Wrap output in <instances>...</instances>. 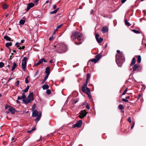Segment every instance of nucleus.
<instances>
[{
  "instance_id": "1",
  "label": "nucleus",
  "mask_w": 146,
  "mask_h": 146,
  "mask_svg": "<svg viewBox=\"0 0 146 146\" xmlns=\"http://www.w3.org/2000/svg\"><path fill=\"white\" fill-rule=\"evenodd\" d=\"M71 37L72 39L73 40H77V41L78 42H77L76 41L75 43L76 45H79L80 44L82 43V40L83 38L82 37V35L81 33H80L74 31L73 32L71 35Z\"/></svg>"
},
{
  "instance_id": "2",
  "label": "nucleus",
  "mask_w": 146,
  "mask_h": 146,
  "mask_svg": "<svg viewBox=\"0 0 146 146\" xmlns=\"http://www.w3.org/2000/svg\"><path fill=\"white\" fill-rule=\"evenodd\" d=\"M115 57L116 62L119 66L123 63L125 61V59L122 52L119 54H116Z\"/></svg>"
},
{
  "instance_id": "3",
  "label": "nucleus",
  "mask_w": 146,
  "mask_h": 146,
  "mask_svg": "<svg viewBox=\"0 0 146 146\" xmlns=\"http://www.w3.org/2000/svg\"><path fill=\"white\" fill-rule=\"evenodd\" d=\"M57 47L58 51L61 53L65 52L67 48L66 45L63 44H60L58 45Z\"/></svg>"
},
{
  "instance_id": "4",
  "label": "nucleus",
  "mask_w": 146,
  "mask_h": 146,
  "mask_svg": "<svg viewBox=\"0 0 146 146\" xmlns=\"http://www.w3.org/2000/svg\"><path fill=\"white\" fill-rule=\"evenodd\" d=\"M29 58L27 57H25L23 58L22 62V69L24 71H25L27 66V61Z\"/></svg>"
},
{
  "instance_id": "5",
  "label": "nucleus",
  "mask_w": 146,
  "mask_h": 146,
  "mask_svg": "<svg viewBox=\"0 0 146 146\" xmlns=\"http://www.w3.org/2000/svg\"><path fill=\"white\" fill-rule=\"evenodd\" d=\"M87 113L88 112H86L85 110H82L80 112V115H79V116L81 119H83L86 115Z\"/></svg>"
},
{
  "instance_id": "6",
  "label": "nucleus",
  "mask_w": 146,
  "mask_h": 146,
  "mask_svg": "<svg viewBox=\"0 0 146 146\" xmlns=\"http://www.w3.org/2000/svg\"><path fill=\"white\" fill-rule=\"evenodd\" d=\"M82 123V120H80L76 124L73 125L72 128H75L76 127L78 128L80 127H81Z\"/></svg>"
},
{
  "instance_id": "7",
  "label": "nucleus",
  "mask_w": 146,
  "mask_h": 146,
  "mask_svg": "<svg viewBox=\"0 0 146 146\" xmlns=\"http://www.w3.org/2000/svg\"><path fill=\"white\" fill-rule=\"evenodd\" d=\"M16 111L15 108L12 107V106L10 107V108L8 110V111H6L7 113H9L10 112H11V113L12 114H14L15 113V112Z\"/></svg>"
},
{
  "instance_id": "8",
  "label": "nucleus",
  "mask_w": 146,
  "mask_h": 146,
  "mask_svg": "<svg viewBox=\"0 0 146 146\" xmlns=\"http://www.w3.org/2000/svg\"><path fill=\"white\" fill-rule=\"evenodd\" d=\"M89 82V80H86V82L83 86L82 87V90L83 92H85L86 90V88L88 82Z\"/></svg>"
},
{
  "instance_id": "9",
  "label": "nucleus",
  "mask_w": 146,
  "mask_h": 146,
  "mask_svg": "<svg viewBox=\"0 0 146 146\" xmlns=\"http://www.w3.org/2000/svg\"><path fill=\"white\" fill-rule=\"evenodd\" d=\"M34 6V4L32 3H28L27 5V8L26 9V12L28 11L30 9L33 7Z\"/></svg>"
},
{
  "instance_id": "10",
  "label": "nucleus",
  "mask_w": 146,
  "mask_h": 146,
  "mask_svg": "<svg viewBox=\"0 0 146 146\" xmlns=\"http://www.w3.org/2000/svg\"><path fill=\"white\" fill-rule=\"evenodd\" d=\"M27 98L30 99L31 101H33L34 100L33 93V92H30Z\"/></svg>"
},
{
  "instance_id": "11",
  "label": "nucleus",
  "mask_w": 146,
  "mask_h": 146,
  "mask_svg": "<svg viewBox=\"0 0 146 146\" xmlns=\"http://www.w3.org/2000/svg\"><path fill=\"white\" fill-rule=\"evenodd\" d=\"M86 93L88 95V96L90 99L92 98V96L90 95V89L88 88H86V90L85 92H83Z\"/></svg>"
},
{
  "instance_id": "12",
  "label": "nucleus",
  "mask_w": 146,
  "mask_h": 146,
  "mask_svg": "<svg viewBox=\"0 0 146 146\" xmlns=\"http://www.w3.org/2000/svg\"><path fill=\"white\" fill-rule=\"evenodd\" d=\"M22 101L24 103L26 104H27L31 101L30 99H28L27 98L23 99Z\"/></svg>"
},
{
  "instance_id": "13",
  "label": "nucleus",
  "mask_w": 146,
  "mask_h": 146,
  "mask_svg": "<svg viewBox=\"0 0 146 146\" xmlns=\"http://www.w3.org/2000/svg\"><path fill=\"white\" fill-rule=\"evenodd\" d=\"M108 31V28L106 26L103 27L102 29V31L103 33H105Z\"/></svg>"
},
{
  "instance_id": "14",
  "label": "nucleus",
  "mask_w": 146,
  "mask_h": 146,
  "mask_svg": "<svg viewBox=\"0 0 146 146\" xmlns=\"http://www.w3.org/2000/svg\"><path fill=\"white\" fill-rule=\"evenodd\" d=\"M39 114L37 116L35 120V121L36 122H37L40 119L41 117V113L40 112H38Z\"/></svg>"
},
{
  "instance_id": "15",
  "label": "nucleus",
  "mask_w": 146,
  "mask_h": 146,
  "mask_svg": "<svg viewBox=\"0 0 146 146\" xmlns=\"http://www.w3.org/2000/svg\"><path fill=\"white\" fill-rule=\"evenodd\" d=\"M45 72L46 74L47 75L49 76L50 73V67L49 66L47 67L45 69Z\"/></svg>"
},
{
  "instance_id": "16",
  "label": "nucleus",
  "mask_w": 146,
  "mask_h": 146,
  "mask_svg": "<svg viewBox=\"0 0 146 146\" xmlns=\"http://www.w3.org/2000/svg\"><path fill=\"white\" fill-rule=\"evenodd\" d=\"M139 65L135 64L133 67V71H135L137 70L138 71H139Z\"/></svg>"
},
{
  "instance_id": "17",
  "label": "nucleus",
  "mask_w": 146,
  "mask_h": 146,
  "mask_svg": "<svg viewBox=\"0 0 146 146\" xmlns=\"http://www.w3.org/2000/svg\"><path fill=\"white\" fill-rule=\"evenodd\" d=\"M38 112L37 110H35L32 113V116L33 117H35L38 115Z\"/></svg>"
},
{
  "instance_id": "18",
  "label": "nucleus",
  "mask_w": 146,
  "mask_h": 146,
  "mask_svg": "<svg viewBox=\"0 0 146 146\" xmlns=\"http://www.w3.org/2000/svg\"><path fill=\"white\" fill-rule=\"evenodd\" d=\"M102 55L101 53H100L95 56V58L98 61L102 57Z\"/></svg>"
},
{
  "instance_id": "19",
  "label": "nucleus",
  "mask_w": 146,
  "mask_h": 146,
  "mask_svg": "<svg viewBox=\"0 0 146 146\" xmlns=\"http://www.w3.org/2000/svg\"><path fill=\"white\" fill-rule=\"evenodd\" d=\"M4 38L8 41H13V40H11V38L8 36L6 35L4 36Z\"/></svg>"
},
{
  "instance_id": "20",
  "label": "nucleus",
  "mask_w": 146,
  "mask_h": 146,
  "mask_svg": "<svg viewBox=\"0 0 146 146\" xmlns=\"http://www.w3.org/2000/svg\"><path fill=\"white\" fill-rule=\"evenodd\" d=\"M8 7L6 3H4L2 5V7L3 9H7Z\"/></svg>"
},
{
  "instance_id": "21",
  "label": "nucleus",
  "mask_w": 146,
  "mask_h": 146,
  "mask_svg": "<svg viewBox=\"0 0 146 146\" xmlns=\"http://www.w3.org/2000/svg\"><path fill=\"white\" fill-rule=\"evenodd\" d=\"M49 88V86L48 85L44 84L42 86V88L44 90H47Z\"/></svg>"
},
{
  "instance_id": "22",
  "label": "nucleus",
  "mask_w": 146,
  "mask_h": 146,
  "mask_svg": "<svg viewBox=\"0 0 146 146\" xmlns=\"http://www.w3.org/2000/svg\"><path fill=\"white\" fill-rule=\"evenodd\" d=\"M137 58V62L138 63H140L141 61V57L140 55L137 56H135Z\"/></svg>"
},
{
  "instance_id": "23",
  "label": "nucleus",
  "mask_w": 146,
  "mask_h": 146,
  "mask_svg": "<svg viewBox=\"0 0 146 146\" xmlns=\"http://www.w3.org/2000/svg\"><path fill=\"white\" fill-rule=\"evenodd\" d=\"M12 43L11 42H7L5 44V46L8 48H9V46H12Z\"/></svg>"
},
{
  "instance_id": "24",
  "label": "nucleus",
  "mask_w": 146,
  "mask_h": 146,
  "mask_svg": "<svg viewBox=\"0 0 146 146\" xmlns=\"http://www.w3.org/2000/svg\"><path fill=\"white\" fill-rule=\"evenodd\" d=\"M30 86L29 85H27V87L25 89L23 90L22 92H27L28 91L29 89V88Z\"/></svg>"
},
{
  "instance_id": "25",
  "label": "nucleus",
  "mask_w": 146,
  "mask_h": 146,
  "mask_svg": "<svg viewBox=\"0 0 146 146\" xmlns=\"http://www.w3.org/2000/svg\"><path fill=\"white\" fill-rule=\"evenodd\" d=\"M136 62L135 59V57H134L133 58L131 63L130 64V66H132L133 64H134Z\"/></svg>"
},
{
  "instance_id": "26",
  "label": "nucleus",
  "mask_w": 146,
  "mask_h": 146,
  "mask_svg": "<svg viewBox=\"0 0 146 146\" xmlns=\"http://www.w3.org/2000/svg\"><path fill=\"white\" fill-rule=\"evenodd\" d=\"M17 66V64L15 62L13 64V66L12 67L11 71H13Z\"/></svg>"
},
{
  "instance_id": "27",
  "label": "nucleus",
  "mask_w": 146,
  "mask_h": 146,
  "mask_svg": "<svg viewBox=\"0 0 146 146\" xmlns=\"http://www.w3.org/2000/svg\"><path fill=\"white\" fill-rule=\"evenodd\" d=\"M42 58L40 59L36 64H35L36 66H37L40 64L42 63Z\"/></svg>"
},
{
  "instance_id": "28",
  "label": "nucleus",
  "mask_w": 146,
  "mask_h": 146,
  "mask_svg": "<svg viewBox=\"0 0 146 146\" xmlns=\"http://www.w3.org/2000/svg\"><path fill=\"white\" fill-rule=\"evenodd\" d=\"M48 76L46 75L44 78L42 82H41V84H43L44 82L48 78Z\"/></svg>"
},
{
  "instance_id": "29",
  "label": "nucleus",
  "mask_w": 146,
  "mask_h": 146,
  "mask_svg": "<svg viewBox=\"0 0 146 146\" xmlns=\"http://www.w3.org/2000/svg\"><path fill=\"white\" fill-rule=\"evenodd\" d=\"M125 24L126 25L129 26L131 25V24H130V23L129 22H127V19H125Z\"/></svg>"
},
{
  "instance_id": "30",
  "label": "nucleus",
  "mask_w": 146,
  "mask_h": 146,
  "mask_svg": "<svg viewBox=\"0 0 146 146\" xmlns=\"http://www.w3.org/2000/svg\"><path fill=\"white\" fill-rule=\"evenodd\" d=\"M103 40L102 38L100 37L99 39L98 38V40H97V41L98 43H101L103 41Z\"/></svg>"
},
{
  "instance_id": "31",
  "label": "nucleus",
  "mask_w": 146,
  "mask_h": 146,
  "mask_svg": "<svg viewBox=\"0 0 146 146\" xmlns=\"http://www.w3.org/2000/svg\"><path fill=\"white\" fill-rule=\"evenodd\" d=\"M59 9V8H58L57 9H56L54 10L53 11L51 12L50 13L51 14L56 13V12H57L58 11V9Z\"/></svg>"
},
{
  "instance_id": "32",
  "label": "nucleus",
  "mask_w": 146,
  "mask_h": 146,
  "mask_svg": "<svg viewBox=\"0 0 146 146\" xmlns=\"http://www.w3.org/2000/svg\"><path fill=\"white\" fill-rule=\"evenodd\" d=\"M25 20L23 19H21L19 21V23L21 25H23L25 23Z\"/></svg>"
},
{
  "instance_id": "33",
  "label": "nucleus",
  "mask_w": 146,
  "mask_h": 146,
  "mask_svg": "<svg viewBox=\"0 0 146 146\" xmlns=\"http://www.w3.org/2000/svg\"><path fill=\"white\" fill-rule=\"evenodd\" d=\"M90 74L89 73H88L86 75V79L87 80H89L90 78Z\"/></svg>"
},
{
  "instance_id": "34",
  "label": "nucleus",
  "mask_w": 146,
  "mask_h": 146,
  "mask_svg": "<svg viewBox=\"0 0 146 146\" xmlns=\"http://www.w3.org/2000/svg\"><path fill=\"white\" fill-rule=\"evenodd\" d=\"M118 108L119 109L121 110L123 109L124 107L123 105L121 104H120L119 105Z\"/></svg>"
},
{
  "instance_id": "35",
  "label": "nucleus",
  "mask_w": 146,
  "mask_h": 146,
  "mask_svg": "<svg viewBox=\"0 0 146 146\" xmlns=\"http://www.w3.org/2000/svg\"><path fill=\"white\" fill-rule=\"evenodd\" d=\"M90 61H91L92 62H94V63H96L97 61H98V60H97L96 59H95V58H93V59H92Z\"/></svg>"
},
{
  "instance_id": "36",
  "label": "nucleus",
  "mask_w": 146,
  "mask_h": 146,
  "mask_svg": "<svg viewBox=\"0 0 146 146\" xmlns=\"http://www.w3.org/2000/svg\"><path fill=\"white\" fill-rule=\"evenodd\" d=\"M132 31L135 33L138 34V33H140V32H139V31L136 30L135 29L132 30Z\"/></svg>"
},
{
  "instance_id": "37",
  "label": "nucleus",
  "mask_w": 146,
  "mask_h": 146,
  "mask_svg": "<svg viewBox=\"0 0 146 146\" xmlns=\"http://www.w3.org/2000/svg\"><path fill=\"white\" fill-rule=\"evenodd\" d=\"M36 130V128H32V129L29 131H27V132L29 133H30L31 132L35 131Z\"/></svg>"
},
{
  "instance_id": "38",
  "label": "nucleus",
  "mask_w": 146,
  "mask_h": 146,
  "mask_svg": "<svg viewBox=\"0 0 146 146\" xmlns=\"http://www.w3.org/2000/svg\"><path fill=\"white\" fill-rule=\"evenodd\" d=\"M4 64L3 62H0V68H1L4 66Z\"/></svg>"
},
{
  "instance_id": "39",
  "label": "nucleus",
  "mask_w": 146,
  "mask_h": 146,
  "mask_svg": "<svg viewBox=\"0 0 146 146\" xmlns=\"http://www.w3.org/2000/svg\"><path fill=\"white\" fill-rule=\"evenodd\" d=\"M46 93L47 94L49 95L51 94V92L50 90L47 89L46 91Z\"/></svg>"
},
{
  "instance_id": "40",
  "label": "nucleus",
  "mask_w": 146,
  "mask_h": 146,
  "mask_svg": "<svg viewBox=\"0 0 146 146\" xmlns=\"http://www.w3.org/2000/svg\"><path fill=\"white\" fill-rule=\"evenodd\" d=\"M99 35L97 34L95 35V38L96 39V40H98V39L99 38Z\"/></svg>"
},
{
  "instance_id": "41",
  "label": "nucleus",
  "mask_w": 146,
  "mask_h": 146,
  "mask_svg": "<svg viewBox=\"0 0 146 146\" xmlns=\"http://www.w3.org/2000/svg\"><path fill=\"white\" fill-rule=\"evenodd\" d=\"M127 88L123 92V93L122 94V95H123L125 94L126 93L127 91Z\"/></svg>"
},
{
  "instance_id": "42",
  "label": "nucleus",
  "mask_w": 146,
  "mask_h": 146,
  "mask_svg": "<svg viewBox=\"0 0 146 146\" xmlns=\"http://www.w3.org/2000/svg\"><path fill=\"white\" fill-rule=\"evenodd\" d=\"M24 99L23 97H22V96H18L17 97V99L18 100H21V99Z\"/></svg>"
},
{
  "instance_id": "43",
  "label": "nucleus",
  "mask_w": 146,
  "mask_h": 146,
  "mask_svg": "<svg viewBox=\"0 0 146 146\" xmlns=\"http://www.w3.org/2000/svg\"><path fill=\"white\" fill-rule=\"evenodd\" d=\"M11 106L8 105H6L5 107V109H7L8 108H10V107H11Z\"/></svg>"
},
{
  "instance_id": "44",
  "label": "nucleus",
  "mask_w": 146,
  "mask_h": 146,
  "mask_svg": "<svg viewBox=\"0 0 146 146\" xmlns=\"http://www.w3.org/2000/svg\"><path fill=\"white\" fill-rule=\"evenodd\" d=\"M122 100L123 101L126 102H128V100L125 99L124 98H123L122 99Z\"/></svg>"
},
{
  "instance_id": "45",
  "label": "nucleus",
  "mask_w": 146,
  "mask_h": 146,
  "mask_svg": "<svg viewBox=\"0 0 146 146\" xmlns=\"http://www.w3.org/2000/svg\"><path fill=\"white\" fill-rule=\"evenodd\" d=\"M19 84V81L17 80L15 86H18Z\"/></svg>"
},
{
  "instance_id": "46",
  "label": "nucleus",
  "mask_w": 146,
  "mask_h": 146,
  "mask_svg": "<svg viewBox=\"0 0 146 146\" xmlns=\"http://www.w3.org/2000/svg\"><path fill=\"white\" fill-rule=\"evenodd\" d=\"M63 25V24H62L61 25H58V26H57V29H59L60 28V27H62V26Z\"/></svg>"
},
{
  "instance_id": "47",
  "label": "nucleus",
  "mask_w": 146,
  "mask_h": 146,
  "mask_svg": "<svg viewBox=\"0 0 146 146\" xmlns=\"http://www.w3.org/2000/svg\"><path fill=\"white\" fill-rule=\"evenodd\" d=\"M22 97H23L24 99L26 98V96H25V94L24 93H22Z\"/></svg>"
},
{
  "instance_id": "48",
  "label": "nucleus",
  "mask_w": 146,
  "mask_h": 146,
  "mask_svg": "<svg viewBox=\"0 0 146 146\" xmlns=\"http://www.w3.org/2000/svg\"><path fill=\"white\" fill-rule=\"evenodd\" d=\"M29 81L27 78H26L25 79V82L27 84L29 82Z\"/></svg>"
},
{
  "instance_id": "49",
  "label": "nucleus",
  "mask_w": 146,
  "mask_h": 146,
  "mask_svg": "<svg viewBox=\"0 0 146 146\" xmlns=\"http://www.w3.org/2000/svg\"><path fill=\"white\" fill-rule=\"evenodd\" d=\"M127 120L130 123H131V117H129L128 118Z\"/></svg>"
},
{
  "instance_id": "50",
  "label": "nucleus",
  "mask_w": 146,
  "mask_h": 146,
  "mask_svg": "<svg viewBox=\"0 0 146 146\" xmlns=\"http://www.w3.org/2000/svg\"><path fill=\"white\" fill-rule=\"evenodd\" d=\"M86 108L88 109V110L90 109V107L88 104H87L86 105Z\"/></svg>"
},
{
  "instance_id": "51",
  "label": "nucleus",
  "mask_w": 146,
  "mask_h": 146,
  "mask_svg": "<svg viewBox=\"0 0 146 146\" xmlns=\"http://www.w3.org/2000/svg\"><path fill=\"white\" fill-rule=\"evenodd\" d=\"M135 122L132 121V124L131 125V128H133L134 126Z\"/></svg>"
},
{
  "instance_id": "52",
  "label": "nucleus",
  "mask_w": 146,
  "mask_h": 146,
  "mask_svg": "<svg viewBox=\"0 0 146 146\" xmlns=\"http://www.w3.org/2000/svg\"><path fill=\"white\" fill-rule=\"evenodd\" d=\"M116 52H117V54H120V53H122V52H121L119 50H117L116 51Z\"/></svg>"
},
{
  "instance_id": "53",
  "label": "nucleus",
  "mask_w": 146,
  "mask_h": 146,
  "mask_svg": "<svg viewBox=\"0 0 146 146\" xmlns=\"http://www.w3.org/2000/svg\"><path fill=\"white\" fill-rule=\"evenodd\" d=\"M42 62L43 61L44 62H47V61L44 58H42Z\"/></svg>"
},
{
  "instance_id": "54",
  "label": "nucleus",
  "mask_w": 146,
  "mask_h": 146,
  "mask_svg": "<svg viewBox=\"0 0 146 146\" xmlns=\"http://www.w3.org/2000/svg\"><path fill=\"white\" fill-rule=\"evenodd\" d=\"M53 36H51L49 38V40H52L53 39Z\"/></svg>"
},
{
  "instance_id": "55",
  "label": "nucleus",
  "mask_w": 146,
  "mask_h": 146,
  "mask_svg": "<svg viewBox=\"0 0 146 146\" xmlns=\"http://www.w3.org/2000/svg\"><path fill=\"white\" fill-rule=\"evenodd\" d=\"M127 0H121V2L123 3H124Z\"/></svg>"
},
{
  "instance_id": "56",
  "label": "nucleus",
  "mask_w": 146,
  "mask_h": 146,
  "mask_svg": "<svg viewBox=\"0 0 146 146\" xmlns=\"http://www.w3.org/2000/svg\"><path fill=\"white\" fill-rule=\"evenodd\" d=\"M56 5H54L53 6V9H56Z\"/></svg>"
},
{
  "instance_id": "57",
  "label": "nucleus",
  "mask_w": 146,
  "mask_h": 146,
  "mask_svg": "<svg viewBox=\"0 0 146 146\" xmlns=\"http://www.w3.org/2000/svg\"><path fill=\"white\" fill-rule=\"evenodd\" d=\"M38 70L36 72L35 75V76H36L37 74L38 73Z\"/></svg>"
},
{
  "instance_id": "58",
  "label": "nucleus",
  "mask_w": 146,
  "mask_h": 146,
  "mask_svg": "<svg viewBox=\"0 0 146 146\" xmlns=\"http://www.w3.org/2000/svg\"><path fill=\"white\" fill-rule=\"evenodd\" d=\"M35 104H34L33 105V107H32V108L33 109H35Z\"/></svg>"
},
{
  "instance_id": "59",
  "label": "nucleus",
  "mask_w": 146,
  "mask_h": 146,
  "mask_svg": "<svg viewBox=\"0 0 146 146\" xmlns=\"http://www.w3.org/2000/svg\"><path fill=\"white\" fill-rule=\"evenodd\" d=\"M25 40H24V39H23L22 40H21V43H23L24 42H25Z\"/></svg>"
},
{
  "instance_id": "60",
  "label": "nucleus",
  "mask_w": 146,
  "mask_h": 146,
  "mask_svg": "<svg viewBox=\"0 0 146 146\" xmlns=\"http://www.w3.org/2000/svg\"><path fill=\"white\" fill-rule=\"evenodd\" d=\"M53 62V60L51 59L49 61V62L50 63H52Z\"/></svg>"
},
{
  "instance_id": "61",
  "label": "nucleus",
  "mask_w": 146,
  "mask_h": 146,
  "mask_svg": "<svg viewBox=\"0 0 146 146\" xmlns=\"http://www.w3.org/2000/svg\"><path fill=\"white\" fill-rule=\"evenodd\" d=\"M18 100H18V99H17V100H16V102H17V103L19 104H20V102Z\"/></svg>"
},
{
  "instance_id": "62",
  "label": "nucleus",
  "mask_w": 146,
  "mask_h": 146,
  "mask_svg": "<svg viewBox=\"0 0 146 146\" xmlns=\"http://www.w3.org/2000/svg\"><path fill=\"white\" fill-rule=\"evenodd\" d=\"M19 45V43L18 42H16L15 44V45L17 46V45Z\"/></svg>"
},
{
  "instance_id": "63",
  "label": "nucleus",
  "mask_w": 146,
  "mask_h": 146,
  "mask_svg": "<svg viewBox=\"0 0 146 146\" xmlns=\"http://www.w3.org/2000/svg\"><path fill=\"white\" fill-rule=\"evenodd\" d=\"M15 139V138H14V137H12V139H11V141H13L14 139Z\"/></svg>"
},
{
  "instance_id": "64",
  "label": "nucleus",
  "mask_w": 146,
  "mask_h": 146,
  "mask_svg": "<svg viewBox=\"0 0 146 146\" xmlns=\"http://www.w3.org/2000/svg\"><path fill=\"white\" fill-rule=\"evenodd\" d=\"M93 13V10H91L90 11V14H92Z\"/></svg>"
}]
</instances>
